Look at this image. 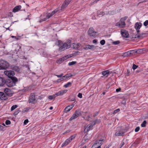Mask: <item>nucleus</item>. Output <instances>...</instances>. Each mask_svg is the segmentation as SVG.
<instances>
[{
	"label": "nucleus",
	"instance_id": "nucleus-1",
	"mask_svg": "<svg viewBox=\"0 0 148 148\" xmlns=\"http://www.w3.org/2000/svg\"><path fill=\"white\" fill-rule=\"evenodd\" d=\"M71 41L70 40H67L66 42L64 43L62 45V41L60 40H58L56 41L55 45H58L60 47V50L61 51H62L65 50V49L69 48L71 45Z\"/></svg>",
	"mask_w": 148,
	"mask_h": 148
},
{
	"label": "nucleus",
	"instance_id": "nucleus-2",
	"mask_svg": "<svg viewBox=\"0 0 148 148\" xmlns=\"http://www.w3.org/2000/svg\"><path fill=\"white\" fill-rule=\"evenodd\" d=\"M9 66V64L7 61L2 60H0V70H5Z\"/></svg>",
	"mask_w": 148,
	"mask_h": 148
},
{
	"label": "nucleus",
	"instance_id": "nucleus-3",
	"mask_svg": "<svg viewBox=\"0 0 148 148\" xmlns=\"http://www.w3.org/2000/svg\"><path fill=\"white\" fill-rule=\"evenodd\" d=\"M36 101L35 98V93H32L30 94L28 102L29 103L34 104Z\"/></svg>",
	"mask_w": 148,
	"mask_h": 148
},
{
	"label": "nucleus",
	"instance_id": "nucleus-4",
	"mask_svg": "<svg viewBox=\"0 0 148 148\" xmlns=\"http://www.w3.org/2000/svg\"><path fill=\"white\" fill-rule=\"evenodd\" d=\"M76 135H73L71 136L69 138L66 140L62 144L61 147H63L66 146L73 139L75 138L76 137Z\"/></svg>",
	"mask_w": 148,
	"mask_h": 148
},
{
	"label": "nucleus",
	"instance_id": "nucleus-5",
	"mask_svg": "<svg viewBox=\"0 0 148 148\" xmlns=\"http://www.w3.org/2000/svg\"><path fill=\"white\" fill-rule=\"evenodd\" d=\"M88 34L91 37H95L97 32L94 30L93 27H90L88 31Z\"/></svg>",
	"mask_w": 148,
	"mask_h": 148
},
{
	"label": "nucleus",
	"instance_id": "nucleus-6",
	"mask_svg": "<svg viewBox=\"0 0 148 148\" xmlns=\"http://www.w3.org/2000/svg\"><path fill=\"white\" fill-rule=\"evenodd\" d=\"M4 73L10 78L15 75L14 72L12 70L5 71H4Z\"/></svg>",
	"mask_w": 148,
	"mask_h": 148
},
{
	"label": "nucleus",
	"instance_id": "nucleus-7",
	"mask_svg": "<svg viewBox=\"0 0 148 148\" xmlns=\"http://www.w3.org/2000/svg\"><path fill=\"white\" fill-rule=\"evenodd\" d=\"M4 91L7 96L11 97L13 94V91L10 89L7 88L4 89Z\"/></svg>",
	"mask_w": 148,
	"mask_h": 148
},
{
	"label": "nucleus",
	"instance_id": "nucleus-8",
	"mask_svg": "<svg viewBox=\"0 0 148 148\" xmlns=\"http://www.w3.org/2000/svg\"><path fill=\"white\" fill-rule=\"evenodd\" d=\"M142 23L140 22H136L135 23L134 25V28L136 29L138 34L140 32L139 29L142 26Z\"/></svg>",
	"mask_w": 148,
	"mask_h": 148
},
{
	"label": "nucleus",
	"instance_id": "nucleus-9",
	"mask_svg": "<svg viewBox=\"0 0 148 148\" xmlns=\"http://www.w3.org/2000/svg\"><path fill=\"white\" fill-rule=\"evenodd\" d=\"M6 85L9 87H12L15 84L12 81V80L10 79H7L6 80L5 83Z\"/></svg>",
	"mask_w": 148,
	"mask_h": 148
},
{
	"label": "nucleus",
	"instance_id": "nucleus-10",
	"mask_svg": "<svg viewBox=\"0 0 148 148\" xmlns=\"http://www.w3.org/2000/svg\"><path fill=\"white\" fill-rule=\"evenodd\" d=\"M124 131L125 130L123 129L118 130L116 132L115 135L117 136H123L125 133Z\"/></svg>",
	"mask_w": 148,
	"mask_h": 148
},
{
	"label": "nucleus",
	"instance_id": "nucleus-11",
	"mask_svg": "<svg viewBox=\"0 0 148 148\" xmlns=\"http://www.w3.org/2000/svg\"><path fill=\"white\" fill-rule=\"evenodd\" d=\"M121 32L122 36L125 38H128L129 35L128 32L127 30L125 29H121Z\"/></svg>",
	"mask_w": 148,
	"mask_h": 148
},
{
	"label": "nucleus",
	"instance_id": "nucleus-12",
	"mask_svg": "<svg viewBox=\"0 0 148 148\" xmlns=\"http://www.w3.org/2000/svg\"><path fill=\"white\" fill-rule=\"evenodd\" d=\"M125 25V22L123 21L120 20V21L116 24V26L119 27L121 28L124 27Z\"/></svg>",
	"mask_w": 148,
	"mask_h": 148
},
{
	"label": "nucleus",
	"instance_id": "nucleus-13",
	"mask_svg": "<svg viewBox=\"0 0 148 148\" xmlns=\"http://www.w3.org/2000/svg\"><path fill=\"white\" fill-rule=\"evenodd\" d=\"M59 9L58 8H56L51 13H48L46 16L47 18L49 19L53 15L59 11Z\"/></svg>",
	"mask_w": 148,
	"mask_h": 148
},
{
	"label": "nucleus",
	"instance_id": "nucleus-14",
	"mask_svg": "<svg viewBox=\"0 0 148 148\" xmlns=\"http://www.w3.org/2000/svg\"><path fill=\"white\" fill-rule=\"evenodd\" d=\"M71 0H65L61 7V10H62L66 8Z\"/></svg>",
	"mask_w": 148,
	"mask_h": 148
},
{
	"label": "nucleus",
	"instance_id": "nucleus-15",
	"mask_svg": "<svg viewBox=\"0 0 148 148\" xmlns=\"http://www.w3.org/2000/svg\"><path fill=\"white\" fill-rule=\"evenodd\" d=\"M8 99L6 95L3 92H0V99L2 100H5Z\"/></svg>",
	"mask_w": 148,
	"mask_h": 148
},
{
	"label": "nucleus",
	"instance_id": "nucleus-16",
	"mask_svg": "<svg viewBox=\"0 0 148 148\" xmlns=\"http://www.w3.org/2000/svg\"><path fill=\"white\" fill-rule=\"evenodd\" d=\"M136 51H134L133 50H131L127 51L123 54V56L124 57L130 56L131 54H133L134 53L136 52Z\"/></svg>",
	"mask_w": 148,
	"mask_h": 148
},
{
	"label": "nucleus",
	"instance_id": "nucleus-17",
	"mask_svg": "<svg viewBox=\"0 0 148 148\" xmlns=\"http://www.w3.org/2000/svg\"><path fill=\"white\" fill-rule=\"evenodd\" d=\"M67 91V90H63L57 92L55 94V95L56 97L62 95L64 94Z\"/></svg>",
	"mask_w": 148,
	"mask_h": 148
},
{
	"label": "nucleus",
	"instance_id": "nucleus-18",
	"mask_svg": "<svg viewBox=\"0 0 148 148\" xmlns=\"http://www.w3.org/2000/svg\"><path fill=\"white\" fill-rule=\"evenodd\" d=\"M105 141V140L104 139H100V140H97L92 145V147L93 146H99V145L100 143H101V142H103Z\"/></svg>",
	"mask_w": 148,
	"mask_h": 148
},
{
	"label": "nucleus",
	"instance_id": "nucleus-19",
	"mask_svg": "<svg viewBox=\"0 0 148 148\" xmlns=\"http://www.w3.org/2000/svg\"><path fill=\"white\" fill-rule=\"evenodd\" d=\"M5 78L0 77V87L4 86L5 84Z\"/></svg>",
	"mask_w": 148,
	"mask_h": 148
},
{
	"label": "nucleus",
	"instance_id": "nucleus-20",
	"mask_svg": "<svg viewBox=\"0 0 148 148\" xmlns=\"http://www.w3.org/2000/svg\"><path fill=\"white\" fill-rule=\"evenodd\" d=\"M80 45L79 43H75L72 44L71 47L74 49H78Z\"/></svg>",
	"mask_w": 148,
	"mask_h": 148
},
{
	"label": "nucleus",
	"instance_id": "nucleus-21",
	"mask_svg": "<svg viewBox=\"0 0 148 148\" xmlns=\"http://www.w3.org/2000/svg\"><path fill=\"white\" fill-rule=\"evenodd\" d=\"M11 68L12 70L17 72H18L20 71L19 68L17 66L12 65L11 66Z\"/></svg>",
	"mask_w": 148,
	"mask_h": 148
},
{
	"label": "nucleus",
	"instance_id": "nucleus-22",
	"mask_svg": "<svg viewBox=\"0 0 148 148\" xmlns=\"http://www.w3.org/2000/svg\"><path fill=\"white\" fill-rule=\"evenodd\" d=\"M21 8V5H19L15 7L13 9L12 12H16L20 10Z\"/></svg>",
	"mask_w": 148,
	"mask_h": 148
},
{
	"label": "nucleus",
	"instance_id": "nucleus-23",
	"mask_svg": "<svg viewBox=\"0 0 148 148\" xmlns=\"http://www.w3.org/2000/svg\"><path fill=\"white\" fill-rule=\"evenodd\" d=\"M74 106V105H71L67 106L64 110L65 112H67L69 111Z\"/></svg>",
	"mask_w": 148,
	"mask_h": 148
},
{
	"label": "nucleus",
	"instance_id": "nucleus-24",
	"mask_svg": "<svg viewBox=\"0 0 148 148\" xmlns=\"http://www.w3.org/2000/svg\"><path fill=\"white\" fill-rule=\"evenodd\" d=\"M67 58L66 56H65L64 57L60 59L59 60H58L57 61V63L58 64H60L63 62L65 60H66Z\"/></svg>",
	"mask_w": 148,
	"mask_h": 148
},
{
	"label": "nucleus",
	"instance_id": "nucleus-25",
	"mask_svg": "<svg viewBox=\"0 0 148 148\" xmlns=\"http://www.w3.org/2000/svg\"><path fill=\"white\" fill-rule=\"evenodd\" d=\"M10 79L12 80V81L13 82H14V84H15L16 83V82H18V79L17 78L14 76L12 77L11 78H10Z\"/></svg>",
	"mask_w": 148,
	"mask_h": 148
},
{
	"label": "nucleus",
	"instance_id": "nucleus-26",
	"mask_svg": "<svg viewBox=\"0 0 148 148\" xmlns=\"http://www.w3.org/2000/svg\"><path fill=\"white\" fill-rule=\"evenodd\" d=\"M93 127V125L92 124H89L87 127L85 128L84 130V131H85L86 132V131H88L89 130L91 129V127Z\"/></svg>",
	"mask_w": 148,
	"mask_h": 148
},
{
	"label": "nucleus",
	"instance_id": "nucleus-27",
	"mask_svg": "<svg viewBox=\"0 0 148 148\" xmlns=\"http://www.w3.org/2000/svg\"><path fill=\"white\" fill-rule=\"evenodd\" d=\"M95 47L93 45H87V47H86V49H92L94 50L95 49Z\"/></svg>",
	"mask_w": 148,
	"mask_h": 148
},
{
	"label": "nucleus",
	"instance_id": "nucleus-28",
	"mask_svg": "<svg viewBox=\"0 0 148 148\" xmlns=\"http://www.w3.org/2000/svg\"><path fill=\"white\" fill-rule=\"evenodd\" d=\"M110 72L108 70L102 72V74L103 76H105L107 74H110Z\"/></svg>",
	"mask_w": 148,
	"mask_h": 148
},
{
	"label": "nucleus",
	"instance_id": "nucleus-29",
	"mask_svg": "<svg viewBox=\"0 0 148 148\" xmlns=\"http://www.w3.org/2000/svg\"><path fill=\"white\" fill-rule=\"evenodd\" d=\"M74 113L75 115L77 117L81 115V113L79 110H76Z\"/></svg>",
	"mask_w": 148,
	"mask_h": 148
},
{
	"label": "nucleus",
	"instance_id": "nucleus-30",
	"mask_svg": "<svg viewBox=\"0 0 148 148\" xmlns=\"http://www.w3.org/2000/svg\"><path fill=\"white\" fill-rule=\"evenodd\" d=\"M140 38H142L143 37H145L147 36V34L146 33H142L140 34Z\"/></svg>",
	"mask_w": 148,
	"mask_h": 148
},
{
	"label": "nucleus",
	"instance_id": "nucleus-31",
	"mask_svg": "<svg viewBox=\"0 0 148 148\" xmlns=\"http://www.w3.org/2000/svg\"><path fill=\"white\" fill-rule=\"evenodd\" d=\"M72 76H73V75H71V73H69L64 76L63 77L65 78V79H66L69 77H72Z\"/></svg>",
	"mask_w": 148,
	"mask_h": 148
},
{
	"label": "nucleus",
	"instance_id": "nucleus-32",
	"mask_svg": "<svg viewBox=\"0 0 148 148\" xmlns=\"http://www.w3.org/2000/svg\"><path fill=\"white\" fill-rule=\"evenodd\" d=\"M97 14L98 15H101L102 16H103L105 14V13L103 11H98L97 12Z\"/></svg>",
	"mask_w": 148,
	"mask_h": 148
},
{
	"label": "nucleus",
	"instance_id": "nucleus-33",
	"mask_svg": "<svg viewBox=\"0 0 148 148\" xmlns=\"http://www.w3.org/2000/svg\"><path fill=\"white\" fill-rule=\"evenodd\" d=\"M56 96L55 94L52 95H50L48 97V98L51 100H52L54 99L56 97Z\"/></svg>",
	"mask_w": 148,
	"mask_h": 148
},
{
	"label": "nucleus",
	"instance_id": "nucleus-34",
	"mask_svg": "<svg viewBox=\"0 0 148 148\" xmlns=\"http://www.w3.org/2000/svg\"><path fill=\"white\" fill-rule=\"evenodd\" d=\"M77 118V117L75 115V114L74 113L73 114L72 116L70 118V119H69V120L70 121H72V120L75 119Z\"/></svg>",
	"mask_w": 148,
	"mask_h": 148
},
{
	"label": "nucleus",
	"instance_id": "nucleus-35",
	"mask_svg": "<svg viewBox=\"0 0 148 148\" xmlns=\"http://www.w3.org/2000/svg\"><path fill=\"white\" fill-rule=\"evenodd\" d=\"M146 121L145 120H144L141 125V127H145L146 126Z\"/></svg>",
	"mask_w": 148,
	"mask_h": 148
},
{
	"label": "nucleus",
	"instance_id": "nucleus-36",
	"mask_svg": "<svg viewBox=\"0 0 148 148\" xmlns=\"http://www.w3.org/2000/svg\"><path fill=\"white\" fill-rule=\"evenodd\" d=\"M71 82H69L67 83V84H65L64 85V87L66 88L68 87L69 86H71Z\"/></svg>",
	"mask_w": 148,
	"mask_h": 148
},
{
	"label": "nucleus",
	"instance_id": "nucleus-37",
	"mask_svg": "<svg viewBox=\"0 0 148 148\" xmlns=\"http://www.w3.org/2000/svg\"><path fill=\"white\" fill-rule=\"evenodd\" d=\"M77 62L76 61H72L71 62H69L68 63V65L69 66H71L75 64Z\"/></svg>",
	"mask_w": 148,
	"mask_h": 148
},
{
	"label": "nucleus",
	"instance_id": "nucleus-38",
	"mask_svg": "<svg viewBox=\"0 0 148 148\" xmlns=\"http://www.w3.org/2000/svg\"><path fill=\"white\" fill-rule=\"evenodd\" d=\"M17 107V106L16 105H15L12 106L11 108V110L12 111L14 110L15 108Z\"/></svg>",
	"mask_w": 148,
	"mask_h": 148
},
{
	"label": "nucleus",
	"instance_id": "nucleus-39",
	"mask_svg": "<svg viewBox=\"0 0 148 148\" xmlns=\"http://www.w3.org/2000/svg\"><path fill=\"white\" fill-rule=\"evenodd\" d=\"M20 112V111L19 109H17L16 111L14 113V115H17L19 112Z\"/></svg>",
	"mask_w": 148,
	"mask_h": 148
},
{
	"label": "nucleus",
	"instance_id": "nucleus-40",
	"mask_svg": "<svg viewBox=\"0 0 148 148\" xmlns=\"http://www.w3.org/2000/svg\"><path fill=\"white\" fill-rule=\"evenodd\" d=\"M138 66L136 65H135L134 64H133L132 66V69L134 70L135 69H136L138 67Z\"/></svg>",
	"mask_w": 148,
	"mask_h": 148
},
{
	"label": "nucleus",
	"instance_id": "nucleus-41",
	"mask_svg": "<svg viewBox=\"0 0 148 148\" xmlns=\"http://www.w3.org/2000/svg\"><path fill=\"white\" fill-rule=\"evenodd\" d=\"M120 111V109H116V110H115L113 112V114H116L117 113L119 112Z\"/></svg>",
	"mask_w": 148,
	"mask_h": 148
},
{
	"label": "nucleus",
	"instance_id": "nucleus-42",
	"mask_svg": "<svg viewBox=\"0 0 148 148\" xmlns=\"http://www.w3.org/2000/svg\"><path fill=\"white\" fill-rule=\"evenodd\" d=\"M100 43L102 45H103L105 43V41L104 40H102L100 41Z\"/></svg>",
	"mask_w": 148,
	"mask_h": 148
},
{
	"label": "nucleus",
	"instance_id": "nucleus-43",
	"mask_svg": "<svg viewBox=\"0 0 148 148\" xmlns=\"http://www.w3.org/2000/svg\"><path fill=\"white\" fill-rule=\"evenodd\" d=\"M128 17L127 16H125L123 18H121L120 20H121V21L125 22V21L127 18Z\"/></svg>",
	"mask_w": 148,
	"mask_h": 148
},
{
	"label": "nucleus",
	"instance_id": "nucleus-44",
	"mask_svg": "<svg viewBox=\"0 0 148 148\" xmlns=\"http://www.w3.org/2000/svg\"><path fill=\"white\" fill-rule=\"evenodd\" d=\"M47 19H48V18H47V17L46 16V18H43V19H41L39 21V22L40 23H41V22L42 21H45Z\"/></svg>",
	"mask_w": 148,
	"mask_h": 148
},
{
	"label": "nucleus",
	"instance_id": "nucleus-45",
	"mask_svg": "<svg viewBox=\"0 0 148 148\" xmlns=\"http://www.w3.org/2000/svg\"><path fill=\"white\" fill-rule=\"evenodd\" d=\"M144 25L146 26L148 25V20H146L143 23Z\"/></svg>",
	"mask_w": 148,
	"mask_h": 148
},
{
	"label": "nucleus",
	"instance_id": "nucleus-46",
	"mask_svg": "<svg viewBox=\"0 0 148 148\" xmlns=\"http://www.w3.org/2000/svg\"><path fill=\"white\" fill-rule=\"evenodd\" d=\"M5 124L7 125H9L10 124L11 122L10 120H7L5 121Z\"/></svg>",
	"mask_w": 148,
	"mask_h": 148
},
{
	"label": "nucleus",
	"instance_id": "nucleus-47",
	"mask_svg": "<svg viewBox=\"0 0 148 148\" xmlns=\"http://www.w3.org/2000/svg\"><path fill=\"white\" fill-rule=\"evenodd\" d=\"M120 43L119 41H115L113 42V43L115 45H117L119 44Z\"/></svg>",
	"mask_w": 148,
	"mask_h": 148
},
{
	"label": "nucleus",
	"instance_id": "nucleus-48",
	"mask_svg": "<svg viewBox=\"0 0 148 148\" xmlns=\"http://www.w3.org/2000/svg\"><path fill=\"white\" fill-rule=\"evenodd\" d=\"M8 15L9 16L12 17L13 16L12 13V12H10L8 13Z\"/></svg>",
	"mask_w": 148,
	"mask_h": 148
},
{
	"label": "nucleus",
	"instance_id": "nucleus-49",
	"mask_svg": "<svg viewBox=\"0 0 148 148\" xmlns=\"http://www.w3.org/2000/svg\"><path fill=\"white\" fill-rule=\"evenodd\" d=\"M140 1L139 2V3H143L146 2L148 1V0H138Z\"/></svg>",
	"mask_w": 148,
	"mask_h": 148
},
{
	"label": "nucleus",
	"instance_id": "nucleus-50",
	"mask_svg": "<svg viewBox=\"0 0 148 148\" xmlns=\"http://www.w3.org/2000/svg\"><path fill=\"white\" fill-rule=\"evenodd\" d=\"M140 130V127H137L135 130V131L136 132H138Z\"/></svg>",
	"mask_w": 148,
	"mask_h": 148
},
{
	"label": "nucleus",
	"instance_id": "nucleus-51",
	"mask_svg": "<svg viewBox=\"0 0 148 148\" xmlns=\"http://www.w3.org/2000/svg\"><path fill=\"white\" fill-rule=\"evenodd\" d=\"M140 38V34L138 35L136 34L135 35L134 38Z\"/></svg>",
	"mask_w": 148,
	"mask_h": 148
},
{
	"label": "nucleus",
	"instance_id": "nucleus-52",
	"mask_svg": "<svg viewBox=\"0 0 148 148\" xmlns=\"http://www.w3.org/2000/svg\"><path fill=\"white\" fill-rule=\"evenodd\" d=\"M77 97L81 98L82 97V94L81 93H79L77 95Z\"/></svg>",
	"mask_w": 148,
	"mask_h": 148
},
{
	"label": "nucleus",
	"instance_id": "nucleus-53",
	"mask_svg": "<svg viewBox=\"0 0 148 148\" xmlns=\"http://www.w3.org/2000/svg\"><path fill=\"white\" fill-rule=\"evenodd\" d=\"M63 73H61L59 75H56V76H57L58 77H61L63 76Z\"/></svg>",
	"mask_w": 148,
	"mask_h": 148
},
{
	"label": "nucleus",
	"instance_id": "nucleus-54",
	"mask_svg": "<svg viewBox=\"0 0 148 148\" xmlns=\"http://www.w3.org/2000/svg\"><path fill=\"white\" fill-rule=\"evenodd\" d=\"M28 122V119L25 120L24 122V124H26Z\"/></svg>",
	"mask_w": 148,
	"mask_h": 148
},
{
	"label": "nucleus",
	"instance_id": "nucleus-55",
	"mask_svg": "<svg viewBox=\"0 0 148 148\" xmlns=\"http://www.w3.org/2000/svg\"><path fill=\"white\" fill-rule=\"evenodd\" d=\"M66 79H65V78H64L63 77V76H62V77H61V78H60V81H63L64 80Z\"/></svg>",
	"mask_w": 148,
	"mask_h": 148
},
{
	"label": "nucleus",
	"instance_id": "nucleus-56",
	"mask_svg": "<svg viewBox=\"0 0 148 148\" xmlns=\"http://www.w3.org/2000/svg\"><path fill=\"white\" fill-rule=\"evenodd\" d=\"M103 144V142H101V143H100L99 145L98 146V147L96 148H101V145Z\"/></svg>",
	"mask_w": 148,
	"mask_h": 148
},
{
	"label": "nucleus",
	"instance_id": "nucleus-57",
	"mask_svg": "<svg viewBox=\"0 0 148 148\" xmlns=\"http://www.w3.org/2000/svg\"><path fill=\"white\" fill-rule=\"evenodd\" d=\"M92 42L94 43H96L97 42V40L96 39L93 40L92 41Z\"/></svg>",
	"mask_w": 148,
	"mask_h": 148
},
{
	"label": "nucleus",
	"instance_id": "nucleus-58",
	"mask_svg": "<svg viewBox=\"0 0 148 148\" xmlns=\"http://www.w3.org/2000/svg\"><path fill=\"white\" fill-rule=\"evenodd\" d=\"M96 121H93L92 124H92V125H93V126L96 124Z\"/></svg>",
	"mask_w": 148,
	"mask_h": 148
},
{
	"label": "nucleus",
	"instance_id": "nucleus-59",
	"mask_svg": "<svg viewBox=\"0 0 148 148\" xmlns=\"http://www.w3.org/2000/svg\"><path fill=\"white\" fill-rule=\"evenodd\" d=\"M121 90V88H117L116 89V92H119Z\"/></svg>",
	"mask_w": 148,
	"mask_h": 148
},
{
	"label": "nucleus",
	"instance_id": "nucleus-60",
	"mask_svg": "<svg viewBox=\"0 0 148 148\" xmlns=\"http://www.w3.org/2000/svg\"><path fill=\"white\" fill-rule=\"evenodd\" d=\"M130 73V71L129 70L127 69V75L128 76L129 75V74Z\"/></svg>",
	"mask_w": 148,
	"mask_h": 148
},
{
	"label": "nucleus",
	"instance_id": "nucleus-61",
	"mask_svg": "<svg viewBox=\"0 0 148 148\" xmlns=\"http://www.w3.org/2000/svg\"><path fill=\"white\" fill-rule=\"evenodd\" d=\"M126 102V101L125 99H124L123 100L122 102L121 103L123 104H125Z\"/></svg>",
	"mask_w": 148,
	"mask_h": 148
},
{
	"label": "nucleus",
	"instance_id": "nucleus-62",
	"mask_svg": "<svg viewBox=\"0 0 148 148\" xmlns=\"http://www.w3.org/2000/svg\"><path fill=\"white\" fill-rule=\"evenodd\" d=\"M11 37L12 38H15L16 40H18L19 39L18 38H16V36H12Z\"/></svg>",
	"mask_w": 148,
	"mask_h": 148
},
{
	"label": "nucleus",
	"instance_id": "nucleus-63",
	"mask_svg": "<svg viewBox=\"0 0 148 148\" xmlns=\"http://www.w3.org/2000/svg\"><path fill=\"white\" fill-rule=\"evenodd\" d=\"M124 145V143L123 142L121 145V147H120V148H121V147H122L123 145Z\"/></svg>",
	"mask_w": 148,
	"mask_h": 148
},
{
	"label": "nucleus",
	"instance_id": "nucleus-64",
	"mask_svg": "<svg viewBox=\"0 0 148 148\" xmlns=\"http://www.w3.org/2000/svg\"><path fill=\"white\" fill-rule=\"evenodd\" d=\"M100 0H95L94 2V3H97V1H100Z\"/></svg>",
	"mask_w": 148,
	"mask_h": 148
}]
</instances>
